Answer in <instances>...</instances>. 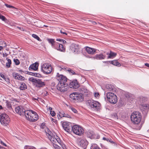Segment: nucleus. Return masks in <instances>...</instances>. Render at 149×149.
<instances>
[{
	"label": "nucleus",
	"instance_id": "obj_1",
	"mask_svg": "<svg viewBox=\"0 0 149 149\" xmlns=\"http://www.w3.org/2000/svg\"><path fill=\"white\" fill-rule=\"evenodd\" d=\"M48 138L53 144L55 149H66L65 145L61 142L60 138L56 135L52 136L50 132L47 134Z\"/></svg>",
	"mask_w": 149,
	"mask_h": 149
},
{
	"label": "nucleus",
	"instance_id": "obj_2",
	"mask_svg": "<svg viewBox=\"0 0 149 149\" xmlns=\"http://www.w3.org/2000/svg\"><path fill=\"white\" fill-rule=\"evenodd\" d=\"M24 114L27 119L31 122H35L38 119V116L37 113L31 110H26Z\"/></svg>",
	"mask_w": 149,
	"mask_h": 149
},
{
	"label": "nucleus",
	"instance_id": "obj_3",
	"mask_svg": "<svg viewBox=\"0 0 149 149\" xmlns=\"http://www.w3.org/2000/svg\"><path fill=\"white\" fill-rule=\"evenodd\" d=\"M141 113L138 111H134L132 112L130 116L132 123L134 124H139L142 119Z\"/></svg>",
	"mask_w": 149,
	"mask_h": 149
},
{
	"label": "nucleus",
	"instance_id": "obj_4",
	"mask_svg": "<svg viewBox=\"0 0 149 149\" xmlns=\"http://www.w3.org/2000/svg\"><path fill=\"white\" fill-rule=\"evenodd\" d=\"M41 70L44 74H48L52 71V68L50 64L45 63L41 65Z\"/></svg>",
	"mask_w": 149,
	"mask_h": 149
},
{
	"label": "nucleus",
	"instance_id": "obj_5",
	"mask_svg": "<svg viewBox=\"0 0 149 149\" xmlns=\"http://www.w3.org/2000/svg\"><path fill=\"white\" fill-rule=\"evenodd\" d=\"M10 122V118L5 113H2L0 115V122L2 125L7 126Z\"/></svg>",
	"mask_w": 149,
	"mask_h": 149
},
{
	"label": "nucleus",
	"instance_id": "obj_6",
	"mask_svg": "<svg viewBox=\"0 0 149 149\" xmlns=\"http://www.w3.org/2000/svg\"><path fill=\"white\" fill-rule=\"evenodd\" d=\"M70 97L77 102H81L83 101L84 97L81 93L78 92H74L71 94Z\"/></svg>",
	"mask_w": 149,
	"mask_h": 149
},
{
	"label": "nucleus",
	"instance_id": "obj_7",
	"mask_svg": "<svg viewBox=\"0 0 149 149\" xmlns=\"http://www.w3.org/2000/svg\"><path fill=\"white\" fill-rule=\"evenodd\" d=\"M72 130L73 133L75 134L81 136L84 132L83 127L78 125H74L72 127Z\"/></svg>",
	"mask_w": 149,
	"mask_h": 149
},
{
	"label": "nucleus",
	"instance_id": "obj_8",
	"mask_svg": "<svg viewBox=\"0 0 149 149\" xmlns=\"http://www.w3.org/2000/svg\"><path fill=\"white\" fill-rule=\"evenodd\" d=\"M108 101L111 103L115 104L117 102L118 100L116 95L111 92H108L106 94Z\"/></svg>",
	"mask_w": 149,
	"mask_h": 149
},
{
	"label": "nucleus",
	"instance_id": "obj_9",
	"mask_svg": "<svg viewBox=\"0 0 149 149\" xmlns=\"http://www.w3.org/2000/svg\"><path fill=\"white\" fill-rule=\"evenodd\" d=\"M89 105L93 109L98 111L100 109L101 104L99 102L91 100L88 101Z\"/></svg>",
	"mask_w": 149,
	"mask_h": 149
},
{
	"label": "nucleus",
	"instance_id": "obj_10",
	"mask_svg": "<svg viewBox=\"0 0 149 149\" xmlns=\"http://www.w3.org/2000/svg\"><path fill=\"white\" fill-rule=\"evenodd\" d=\"M68 88V84L65 83H58L57 86V88L58 90L61 92L66 91Z\"/></svg>",
	"mask_w": 149,
	"mask_h": 149
},
{
	"label": "nucleus",
	"instance_id": "obj_11",
	"mask_svg": "<svg viewBox=\"0 0 149 149\" xmlns=\"http://www.w3.org/2000/svg\"><path fill=\"white\" fill-rule=\"evenodd\" d=\"M62 126L63 129L67 132H70L72 130L71 123L67 122H64L62 123Z\"/></svg>",
	"mask_w": 149,
	"mask_h": 149
},
{
	"label": "nucleus",
	"instance_id": "obj_12",
	"mask_svg": "<svg viewBox=\"0 0 149 149\" xmlns=\"http://www.w3.org/2000/svg\"><path fill=\"white\" fill-rule=\"evenodd\" d=\"M70 49L71 51L74 54H78L80 52L79 47L78 45L72 44L70 47Z\"/></svg>",
	"mask_w": 149,
	"mask_h": 149
},
{
	"label": "nucleus",
	"instance_id": "obj_13",
	"mask_svg": "<svg viewBox=\"0 0 149 149\" xmlns=\"http://www.w3.org/2000/svg\"><path fill=\"white\" fill-rule=\"evenodd\" d=\"M56 79L59 81L58 83H66L67 80L66 77L62 74H59L58 73H57Z\"/></svg>",
	"mask_w": 149,
	"mask_h": 149
},
{
	"label": "nucleus",
	"instance_id": "obj_14",
	"mask_svg": "<svg viewBox=\"0 0 149 149\" xmlns=\"http://www.w3.org/2000/svg\"><path fill=\"white\" fill-rule=\"evenodd\" d=\"M15 111L16 113L21 115L24 113L25 109L21 106H17L15 107Z\"/></svg>",
	"mask_w": 149,
	"mask_h": 149
},
{
	"label": "nucleus",
	"instance_id": "obj_15",
	"mask_svg": "<svg viewBox=\"0 0 149 149\" xmlns=\"http://www.w3.org/2000/svg\"><path fill=\"white\" fill-rule=\"evenodd\" d=\"M139 107L141 111H144L145 113H147L149 109V105L148 104H140Z\"/></svg>",
	"mask_w": 149,
	"mask_h": 149
},
{
	"label": "nucleus",
	"instance_id": "obj_16",
	"mask_svg": "<svg viewBox=\"0 0 149 149\" xmlns=\"http://www.w3.org/2000/svg\"><path fill=\"white\" fill-rule=\"evenodd\" d=\"M85 50L89 54L91 55H93L95 53L96 51V49L90 47H89L86 46L85 47Z\"/></svg>",
	"mask_w": 149,
	"mask_h": 149
},
{
	"label": "nucleus",
	"instance_id": "obj_17",
	"mask_svg": "<svg viewBox=\"0 0 149 149\" xmlns=\"http://www.w3.org/2000/svg\"><path fill=\"white\" fill-rule=\"evenodd\" d=\"M79 86V84L77 80L73 81L71 82L69 85V87L70 88L76 89Z\"/></svg>",
	"mask_w": 149,
	"mask_h": 149
},
{
	"label": "nucleus",
	"instance_id": "obj_18",
	"mask_svg": "<svg viewBox=\"0 0 149 149\" xmlns=\"http://www.w3.org/2000/svg\"><path fill=\"white\" fill-rule=\"evenodd\" d=\"M39 63L38 62H36L34 63H33L30 65L29 68V70H33L36 71L38 69V67Z\"/></svg>",
	"mask_w": 149,
	"mask_h": 149
},
{
	"label": "nucleus",
	"instance_id": "obj_19",
	"mask_svg": "<svg viewBox=\"0 0 149 149\" xmlns=\"http://www.w3.org/2000/svg\"><path fill=\"white\" fill-rule=\"evenodd\" d=\"M45 83L40 79H37L35 84L36 86L37 87L40 88L43 87L45 86Z\"/></svg>",
	"mask_w": 149,
	"mask_h": 149
},
{
	"label": "nucleus",
	"instance_id": "obj_20",
	"mask_svg": "<svg viewBox=\"0 0 149 149\" xmlns=\"http://www.w3.org/2000/svg\"><path fill=\"white\" fill-rule=\"evenodd\" d=\"M13 77L16 79L23 81L25 80V78L19 74L16 73H13Z\"/></svg>",
	"mask_w": 149,
	"mask_h": 149
},
{
	"label": "nucleus",
	"instance_id": "obj_21",
	"mask_svg": "<svg viewBox=\"0 0 149 149\" xmlns=\"http://www.w3.org/2000/svg\"><path fill=\"white\" fill-rule=\"evenodd\" d=\"M105 58L106 56L102 54H96L93 57L94 59L99 60L104 59Z\"/></svg>",
	"mask_w": 149,
	"mask_h": 149
},
{
	"label": "nucleus",
	"instance_id": "obj_22",
	"mask_svg": "<svg viewBox=\"0 0 149 149\" xmlns=\"http://www.w3.org/2000/svg\"><path fill=\"white\" fill-rule=\"evenodd\" d=\"M79 91L81 92L80 93L82 95H87L89 94V91L84 87H81L79 88Z\"/></svg>",
	"mask_w": 149,
	"mask_h": 149
},
{
	"label": "nucleus",
	"instance_id": "obj_23",
	"mask_svg": "<svg viewBox=\"0 0 149 149\" xmlns=\"http://www.w3.org/2000/svg\"><path fill=\"white\" fill-rule=\"evenodd\" d=\"M110 64H112L118 67H120L121 66V64L119 63L117 60H113L111 61H109ZM105 63H108V62H106Z\"/></svg>",
	"mask_w": 149,
	"mask_h": 149
},
{
	"label": "nucleus",
	"instance_id": "obj_24",
	"mask_svg": "<svg viewBox=\"0 0 149 149\" xmlns=\"http://www.w3.org/2000/svg\"><path fill=\"white\" fill-rule=\"evenodd\" d=\"M107 54L108 56L107 57L108 59L113 58L116 56L117 53L110 51L109 53H107Z\"/></svg>",
	"mask_w": 149,
	"mask_h": 149
},
{
	"label": "nucleus",
	"instance_id": "obj_25",
	"mask_svg": "<svg viewBox=\"0 0 149 149\" xmlns=\"http://www.w3.org/2000/svg\"><path fill=\"white\" fill-rule=\"evenodd\" d=\"M88 144V142L87 140L84 139H82L81 141V145L83 147H86Z\"/></svg>",
	"mask_w": 149,
	"mask_h": 149
},
{
	"label": "nucleus",
	"instance_id": "obj_26",
	"mask_svg": "<svg viewBox=\"0 0 149 149\" xmlns=\"http://www.w3.org/2000/svg\"><path fill=\"white\" fill-rule=\"evenodd\" d=\"M87 136L91 139L95 138V134L93 132H88L87 133Z\"/></svg>",
	"mask_w": 149,
	"mask_h": 149
},
{
	"label": "nucleus",
	"instance_id": "obj_27",
	"mask_svg": "<svg viewBox=\"0 0 149 149\" xmlns=\"http://www.w3.org/2000/svg\"><path fill=\"white\" fill-rule=\"evenodd\" d=\"M58 50H59L60 51L62 52H65V49L61 44H60L59 46L58 47Z\"/></svg>",
	"mask_w": 149,
	"mask_h": 149
},
{
	"label": "nucleus",
	"instance_id": "obj_28",
	"mask_svg": "<svg viewBox=\"0 0 149 149\" xmlns=\"http://www.w3.org/2000/svg\"><path fill=\"white\" fill-rule=\"evenodd\" d=\"M6 59L7 61V62L6 63V66L8 68H9L10 67V65L11 64V61L10 59L8 58H6Z\"/></svg>",
	"mask_w": 149,
	"mask_h": 149
},
{
	"label": "nucleus",
	"instance_id": "obj_29",
	"mask_svg": "<svg viewBox=\"0 0 149 149\" xmlns=\"http://www.w3.org/2000/svg\"><path fill=\"white\" fill-rule=\"evenodd\" d=\"M106 88L108 91H113L114 87L111 85L108 84L107 85Z\"/></svg>",
	"mask_w": 149,
	"mask_h": 149
},
{
	"label": "nucleus",
	"instance_id": "obj_30",
	"mask_svg": "<svg viewBox=\"0 0 149 149\" xmlns=\"http://www.w3.org/2000/svg\"><path fill=\"white\" fill-rule=\"evenodd\" d=\"M26 88L27 86L26 85L25 83H22L21 84L20 87V89L21 90H24L26 89Z\"/></svg>",
	"mask_w": 149,
	"mask_h": 149
},
{
	"label": "nucleus",
	"instance_id": "obj_31",
	"mask_svg": "<svg viewBox=\"0 0 149 149\" xmlns=\"http://www.w3.org/2000/svg\"><path fill=\"white\" fill-rule=\"evenodd\" d=\"M59 44V43L55 42L52 47L58 50Z\"/></svg>",
	"mask_w": 149,
	"mask_h": 149
},
{
	"label": "nucleus",
	"instance_id": "obj_32",
	"mask_svg": "<svg viewBox=\"0 0 149 149\" xmlns=\"http://www.w3.org/2000/svg\"><path fill=\"white\" fill-rule=\"evenodd\" d=\"M61 115H59V116H61V117H65L68 118H71L70 116L67 114L65 113H60Z\"/></svg>",
	"mask_w": 149,
	"mask_h": 149
},
{
	"label": "nucleus",
	"instance_id": "obj_33",
	"mask_svg": "<svg viewBox=\"0 0 149 149\" xmlns=\"http://www.w3.org/2000/svg\"><path fill=\"white\" fill-rule=\"evenodd\" d=\"M47 41L49 43L51 44L52 46L53 45L54 42H55V41L54 40V39H47Z\"/></svg>",
	"mask_w": 149,
	"mask_h": 149
},
{
	"label": "nucleus",
	"instance_id": "obj_34",
	"mask_svg": "<svg viewBox=\"0 0 149 149\" xmlns=\"http://www.w3.org/2000/svg\"><path fill=\"white\" fill-rule=\"evenodd\" d=\"M102 139L105 141H107L108 142H109L111 143H114L113 141L111 139H108L107 138L105 137H103Z\"/></svg>",
	"mask_w": 149,
	"mask_h": 149
},
{
	"label": "nucleus",
	"instance_id": "obj_35",
	"mask_svg": "<svg viewBox=\"0 0 149 149\" xmlns=\"http://www.w3.org/2000/svg\"><path fill=\"white\" fill-rule=\"evenodd\" d=\"M68 71L69 73L71 74L72 75H76L77 74L74 72V71L70 69H68Z\"/></svg>",
	"mask_w": 149,
	"mask_h": 149
},
{
	"label": "nucleus",
	"instance_id": "obj_36",
	"mask_svg": "<svg viewBox=\"0 0 149 149\" xmlns=\"http://www.w3.org/2000/svg\"><path fill=\"white\" fill-rule=\"evenodd\" d=\"M13 61L16 65H18L19 64L20 62L18 59H14Z\"/></svg>",
	"mask_w": 149,
	"mask_h": 149
},
{
	"label": "nucleus",
	"instance_id": "obj_37",
	"mask_svg": "<svg viewBox=\"0 0 149 149\" xmlns=\"http://www.w3.org/2000/svg\"><path fill=\"white\" fill-rule=\"evenodd\" d=\"M24 149H36V148L33 146H25L24 148Z\"/></svg>",
	"mask_w": 149,
	"mask_h": 149
},
{
	"label": "nucleus",
	"instance_id": "obj_38",
	"mask_svg": "<svg viewBox=\"0 0 149 149\" xmlns=\"http://www.w3.org/2000/svg\"><path fill=\"white\" fill-rule=\"evenodd\" d=\"M32 36L34 38H35L37 40H38V41H39L40 40V38H39V37L37 36V35L35 34H32Z\"/></svg>",
	"mask_w": 149,
	"mask_h": 149
},
{
	"label": "nucleus",
	"instance_id": "obj_39",
	"mask_svg": "<svg viewBox=\"0 0 149 149\" xmlns=\"http://www.w3.org/2000/svg\"><path fill=\"white\" fill-rule=\"evenodd\" d=\"M0 19L2 20L6 21L7 20L6 19V18L5 16L2 15L0 13Z\"/></svg>",
	"mask_w": 149,
	"mask_h": 149
},
{
	"label": "nucleus",
	"instance_id": "obj_40",
	"mask_svg": "<svg viewBox=\"0 0 149 149\" xmlns=\"http://www.w3.org/2000/svg\"><path fill=\"white\" fill-rule=\"evenodd\" d=\"M60 31V33H62V34H65L66 35H67V34L65 32V30L64 29H61V30Z\"/></svg>",
	"mask_w": 149,
	"mask_h": 149
},
{
	"label": "nucleus",
	"instance_id": "obj_41",
	"mask_svg": "<svg viewBox=\"0 0 149 149\" xmlns=\"http://www.w3.org/2000/svg\"><path fill=\"white\" fill-rule=\"evenodd\" d=\"M6 105L8 108H11V104L8 101L6 102Z\"/></svg>",
	"mask_w": 149,
	"mask_h": 149
},
{
	"label": "nucleus",
	"instance_id": "obj_42",
	"mask_svg": "<svg viewBox=\"0 0 149 149\" xmlns=\"http://www.w3.org/2000/svg\"><path fill=\"white\" fill-rule=\"evenodd\" d=\"M29 80L30 81L34 82L35 84L37 80V79H35L33 78H30Z\"/></svg>",
	"mask_w": 149,
	"mask_h": 149
},
{
	"label": "nucleus",
	"instance_id": "obj_43",
	"mask_svg": "<svg viewBox=\"0 0 149 149\" xmlns=\"http://www.w3.org/2000/svg\"><path fill=\"white\" fill-rule=\"evenodd\" d=\"M5 5L7 8H15L12 6H10V5H9L7 3H5Z\"/></svg>",
	"mask_w": 149,
	"mask_h": 149
},
{
	"label": "nucleus",
	"instance_id": "obj_44",
	"mask_svg": "<svg viewBox=\"0 0 149 149\" xmlns=\"http://www.w3.org/2000/svg\"><path fill=\"white\" fill-rule=\"evenodd\" d=\"M95 97L97 98H98L99 97V94L98 93H94Z\"/></svg>",
	"mask_w": 149,
	"mask_h": 149
},
{
	"label": "nucleus",
	"instance_id": "obj_45",
	"mask_svg": "<svg viewBox=\"0 0 149 149\" xmlns=\"http://www.w3.org/2000/svg\"><path fill=\"white\" fill-rule=\"evenodd\" d=\"M70 109L74 113H76L77 112V110L74 108L73 107H71L70 108Z\"/></svg>",
	"mask_w": 149,
	"mask_h": 149
},
{
	"label": "nucleus",
	"instance_id": "obj_46",
	"mask_svg": "<svg viewBox=\"0 0 149 149\" xmlns=\"http://www.w3.org/2000/svg\"><path fill=\"white\" fill-rule=\"evenodd\" d=\"M50 113L51 116H55V112L52 111H50Z\"/></svg>",
	"mask_w": 149,
	"mask_h": 149
},
{
	"label": "nucleus",
	"instance_id": "obj_47",
	"mask_svg": "<svg viewBox=\"0 0 149 149\" xmlns=\"http://www.w3.org/2000/svg\"><path fill=\"white\" fill-rule=\"evenodd\" d=\"M33 75L36 77H39V76H40V74L38 73H33Z\"/></svg>",
	"mask_w": 149,
	"mask_h": 149
},
{
	"label": "nucleus",
	"instance_id": "obj_48",
	"mask_svg": "<svg viewBox=\"0 0 149 149\" xmlns=\"http://www.w3.org/2000/svg\"><path fill=\"white\" fill-rule=\"evenodd\" d=\"M0 141V143H1L2 145L5 146H7L2 141Z\"/></svg>",
	"mask_w": 149,
	"mask_h": 149
},
{
	"label": "nucleus",
	"instance_id": "obj_49",
	"mask_svg": "<svg viewBox=\"0 0 149 149\" xmlns=\"http://www.w3.org/2000/svg\"><path fill=\"white\" fill-rule=\"evenodd\" d=\"M3 57H6L8 55V54L6 53H3Z\"/></svg>",
	"mask_w": 149,
	"mask_h": 149
},
{
	"label": "nucleus",
	"instance_id": "obj_50",
	"mask_svg": "<svg viewBox=\"0 0 149 149\" xmlns=\"http://www.w3.org/2000/svg\"><path fill=\"white\" fill-rule=\"evenodd\" d=\"M93 149H101L99 147L97 146H94Z\"/></svg>",
	"mask_w": 149,
	"mask_h": 149
},
{
	"label": "nucleus",
	"instance_id": "obj_51",
	"mask_svg": "<svg viewBox=\"0 0 149 149\" xmlns=\"http://www.w3.org/2000/svg\"><path fill=\"white\" fill-rule=\"evenodd\" d=\"M38 99H39V98L38 97H37V98H33L32 100H33L34 101H35L36 100H37L38 101Z\"/></svg>",
	"mask_w": 149,
	"mask_h": 149
},
{
	"label": "nucleus",
	"instance_id": "obj_52",
	"mask_svg": "<svg viewBox=\"0 0 149 149\" xmlns=\"http://www.w3.org/2000/svg\"><path fill=\"white\" fill-rule=\"evenodd\" d=\"M109 61H103V62L104 63H105L106 65L107 66H108L109 65V63H109V62H108V63H105L106 62H109Z\"/></svg>",
	"mask_w": 149,
	"mask_h": 149
},
{
	"label": "nucleus",
	"instance_id": "obj_53",
	"mask_svg": "<svg viewBox=\"0 0 149 149\" xmlns=\"http://www.w3.org/2000/svg\"><path fill=\"white\" fill-rule=\"evenodd\" d=\"M0 76L3 78L4 79H5L4 75L3 74H1L0 75Z\"/></svg>",
	"mask_w": 149,
	"mask_h": 149
},
{
	"label": "nucleus",
	"instance_id": "obj_54",
	"mask_svg": "<svg viewBox=\"0 0 149 149\" xmlns=\"http://www.w3.org/2000/svg\"><path fill=\"white\" fill-rule=\"evenodd\" d=\"M145 65L146 66L149 68V63H145Z\"/></svg>",
	"mask_w": 149,
	"mask_h": 149
},
{
	"label": "nucleus",
	"instance_id": "obj_55",
	"mask_svg": "<svg viewBox=\"0 0 149 149\" xmlns=\"http://www.w3.org/2000/svg\"><path fill=\"white\" fill-rule=\"evenodd\" d=\"M47 110H49L50 111H52V108L51 107H49V108H47Z\"/></svg>",
	"mask_w": 149,
	"mask_h": 149
},
{
	"label": "nucleus",
	"instance_id": "obj_56",
	"mask_svg": "<svg viewBox=\"0 0 149 149\" xmlns=\"http://www.w3.org/2000/svg\"><path fill=\"white\" fill-rule=\"evenodd\" d=\"M62 40H63V39H56L57 41L60 42H62Z\"/></svg>",
	"mask_w": 149,
	"mask_h": 149
},
{
	"label": "nucleus",
	"instance_id": "obj_57",
	"mask_svg": "<svg viewBox=\"0 0 149 149\" xmlns=\"http://www.w3.org/2000/svg\"><path fill=\"white\" fill-rule=\"evenodd\" d=\"M61 42H62L63 43H66V41L63 39V40H62V41Z\"/></svg>",
	"mask_w": 149,
	"mask_h": 149
},
{
	"label": "nucleus",
	"instance_id": "obj_58",
	"mask_svg": "<svg viewBox=\"0 0 149 149\" xmlns=\"http://www.w3.org/2000/svg\"><path fill=\"white\" fill-rule=\"evenodd\" d=\"M92 23L94 25H96L97 24L96 22L95 21H92Z\"/></svg>",
	"mask_w": 149,
	"mask_h": 149
},
{
	"label": "nucleus",
	"instance_id": "obj_59",
	"mask_svg": "<svg viewBox=\"0 0 149 149\" xmlns=\"http://www.w3.org/2000/svg\"><path fill=\"white\" fill-rule=\"evenodd\" d=\"M3 48V47H2L1 46H0V51Z\"/></svg>",
	"mask_w": 149,
	"mask_h": 149
},
{
	"label": "nucleus",
	"instance_id": "obj_60",
	"mask_svg": "<svg viewBox=\"0 0 149 149\" xmlns=\"http://www.w3.org/2000/svg\"><path fill=\"white\" fill-rule=\"evenodd\" d=\"M0 149H5V148L1 146Z\"/></svg>",
	"mask_w": 149,
	"mask_h": 149
},
{
	"label": "nucleus",
	"instance_id": "obj_61",
	"mask_svg": "<svg viewBox=\"0 0 149 149\" xmlns=\"http://www.w3.org/2000/svg\"><path fill=\"white\" fill-rule=\"evenodd\" d=\"M3 109V107L1 105H0V110L2 109Z\"/></svg>",
	"mask_w": 149,
	"mask_h": 149
},
{
	"label": "nucleus",
	"instance_id": "obj_62",
	"mask_svg": "<svg viewBox=\"0 0 149 149\" xmlns=\"http://www.w3.org/2000/svg\"><path fill=\"white\" fill-rule=\"evenodd\" d=\"M44 26H45L46 27H47L48 26H47L45 25H44Z\"/></svg>",
	"mask_w": 149,
	"mask_h": 149
}]
</instances>
